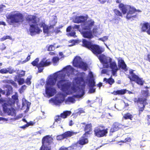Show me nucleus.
I'll list each match as a JSON object with an SVG mask.
<instances>
[{
    "label": "nucleus",
    "instance_id": "f257e3e1",
    "mask_svg": "<svg viewBox=\"0 0 150 150\" xmlns=\"http://www.w3.org/2000/svg\"><path fill=\"white\" fill-rule=\"evenodd\" d=\"M74 71L75 69L69 65L48 77L45 86V93L47 97H52L56 93V89L53 86L55 84L57 78L59 80L57 81V86L63 92L58 93L55 98H52L49 100L50 102H52L53 103L52 105H60L67 95L74 92L78 93L79 97L85 94L86 84L83 78H76L73 84L69 80V79H71L75 76Z\"/></svg>",
    "mask_w": 150,
    "mask_h": 150
},
{
    "label": "nucleus",
    "instance_id": "f03ea898",
    "mask_svg": "<svg viewBox=\"0 0 150 150\" xmlns=\"http://www.w3.org/2000/svg\"><path fill=\"white\" fill-rule=\"evenodd\" d=\"M98 57L103 67L111 69L112 74L113 76H115L119 70L116 62L112 61V59L111 58L107 57L103 54L100 55Z\"/></svg>",
    "mask_w": 150,
    "mask_h": 150
},
{
    "label": "nucleus",
    "instance_id": "7ed1b4c3",
    "mask_svg": "<svg viewBox=\"0 0 150 150\" xmlns=\"http://www.w3.org/2000/svg\"><path fill=\"white\" fill-rule=\"evenodd\" d=\"M6 21L10 25L18 23L23 20V15L18 11H14L6 15Z\"/></svg>",
    "mask_w": 150,
    "mask_h": 150
},
{
    "label": "nucleus",
    "instance_id": "20e7f679",
    "mask_svg": "<svg viewBox=\"0 0 150 150\" xmlns=\"http://www.w3.org/2000/svg\"><path fill=\"white\" fill-rule=\"evenodd\" d=\"M119 7L124 14L127 13L126 18L127 19H129L132 18H134L136 17V14L135 13V10L134 9V7L122 3L119 4Z\"/></svg>",
    "mask_w": 150,
    "mask_h": 150
},
{
    "label": "nucleus",
    "instance_id": "39448f33",
    "mask_svg": "<svg viewBox=\"0 0 150 150\" xmlns=\"http://www.w3.org/2000/svg\"><path fill=\"white\" fill-rule=\"evenodd\" d=\"M94 23V21L92 20H89L85 22L82 25L83 29L84 30H89V31H84L81 33L83 37L85 38L91 39L93 38L92 31L90 30L92 28Z\"/></svg>",
    "mask_w": 150,
    "mask_h": 150
},
{
    "label": "nucleus",
    "instance_id": "423d86ee",
    "mask_svg": "<svg viewBox=\"0 0 150 150\" xmlns=\"http://www.w3.org/2000/svg\"><path fill=\"white\" fill-rule=\"evenodd\" d=\"M82 46L88 48L96 56L101 54L103 51L102 49L97 45L93 44L91 42L83 39L82 40Z\"/></svg>",
    "mask_w": 150,
    "mask_h": 150
},
{
    "label": "nucleus",
    "instance_id": "0eeeda50",
    "mask_svg": "<svg viewBox=\"0 0 150 150\" xmlns=\"http://www.w3.org/2000/svg\"><path fill=\"white\" fill-rule=\"evenodd\" d=\"M26 20L30 24V31L31 35L34 33H39L40 30L36 24V17L34 16L30 15L27 17Z\"/></svg>",
    "mask_w": 150,
    "mask_h": 150
},
{
    "label": "nucleus",
    "instance_id": "6e6552de",
    "mask_svg": "<svg viewBox=\"0 0 150 150\" xmlns=\"http://www.w3.org/2000/svg\"><path fill=\"white\" fill-rule=\"evenodd\" d=\"M52 139L50 136L44 137L42 139V145L40 150H50Z\"/></svg>",
    "mask_w": 150,
    "mask_h": 150
},
{
    "label": "nucleus",
    "instance_id": "1a4fd4ad",
    "mask_svg": "<svg viewBox=\"0 0 150 150\" xmlns=\"http://www.w3.org/2000/svg\"><path fill=\"white\" fill-rule=\"evenodd\" d=\"M73 65L75 67H78L86 71L88 68L87 64L82 61L81 58L79 56H76L73 61Z\"/></svg>",
    "mask_w": 150,
    "mask_h": 150
},
{
    "label": "nucleus",
    "instance_id": "9d476101",
    "mask_svg": "<svg viewBox=\"0 0 150 150\" xmlns=\"http://www.w3.org/2000/svg\"><path fill=\"white\" fill-rule=\"evenodd\" d=\"M3 110L4 113H7L8 115L12 116H15L16 113L15 110L11 106L6 103L2 105Z\"/></svg>",
    "mask_w": 150,
    "mask_h": 150
},
{
    "label": "nucleus",
    "instance_id": "9b49d317",
    "mask_svg": "<svg viewBox=\"0 0 150 150\" xmlns=\"http://www.w3.org/2000/svg\"><path fill=\"white\" fill-rule=\"evenodd\" d=\"M134 71L132 69L129 70V73L131 76H129L128 78L130 80L135 81L138 84L142 85L144 84V81L142 78H140L138 76L133 73Z\"/></svg>",
    "mask_w": 150,
    "mask_h": 150
},
{
    "label": "nucleus",
    "instance_id": "f8f14e48",
    "mask_svg": "<svg viewBox=\"0 0 150 150\" xmlns=\"http://www.w3.org/2000/svg\"><path fill=\"white\" fill-rule=\"evenodd\" d=\"M71 113L70 111H64L63 113H61L60 115H57L55 117V121L53 123V125H57L61 122V118H66L67 116L70 115Z\"/></svg>",
    "mask_w": 150,
    "mask_h": 150
},
{
    "label": "nucleus",
    "instance_id": "ddd939ff",
    "mask_svg": "<svg viewBox=\"0 0 150 150\" xmlns=\"http://www.w3.org/2000/svg\"><path fill=\"white\" fill-rule=\"evenodd\" d=\"M94 132L95 136L101 137L106 135L108 133L107 129H103V128L97 127L94 129Z\"/></svg>",
    "mask_w": 150,
    "mask_h": 150
},
{
    "label": "nucleus",
    "instance_id": "4468645a",
    "mask_svg": "<svg viewBox=\"0 0 150 150\" xmlns=\"http://www.w3.org/2000/svg\"><path fill=\"white\" fill-rule=\"evenodd\" d=\"M50 63V60L46 59V58H43L37 67L38 68V72H42L43 69V67L49 65Z\"/></svg>",
    "mask_w": 150,
    "mask_h": 150
},
{
    "label": "nucleus",
    "instance_id": "2eb2a0df",
    "mask_svg": "<svg viewBox=\"0 0 150 150\" xmlns=\"http://www.w3.org/2000/svg\"><path fill=\"white\" fill-rule=\"evenodd\" d=\"M77 133V132H74L72 131H67L62 135L57 136L56 139L57 140H61L67 137H70L72 136L75 135Z\"/></svg>",
    "mask_w": 150,
    "mask_h": 150
},
{
    "label": "nucleus",
    "instance_id": "dca6fc26",
    "mask_svg": "<svg viewBox=\"0 0 150 150\" xmlns=\"http://www.w3.org/2000/svg\"><path fill=\"white\" fill-rule=\"evenodd\" d=\"M139 107V115H140L142 112L144 110L145 105L146 104V99L139 98H138Z\"/></svg>",
    "mask_w": 150,
    "mask_h": 150
},
{
    "label": "nucleus",
    "instance_id": "f3484780",
    "mask_svg": "<svg viewBox=\"0 0 150 150\" xmlns=\"http://www.w3.org/2000/svg\"><path fill=\"white\" fill-rule=\"evenodd\" d=\"M88 140L87 138L83 137L81 138L78 143L75 144H77L79 148L78 150H79L82 147V145L88 143Z\"/></svg>",
    "mask_w": 150,
    "mask_h": 150
},
{
    "label": "nucleus",
    "instance_id": "a211bd4d",
    "mask_svg": "<svg viewBox=\"0 0 150 150\" xmlns=\"http://www.w3.org/2000/svg\"><path fill=\"white\" fill-rule=\"evenodd\" d=\"M123 125L117 122L114 123L110 129V133L116 131L120 128H122Z\"/></svg>",
    "mask_w": 150,
    "mask_h": 150
},
{
    "label": "nucleus",
    "instance_id": "6ab92c4d",
    "mask_svg": "<svg viewBox=\"0 0 150 150\" xmlns=\"http://www.w3.org/2000/svg\"><path fill=\"white\" fill-rule=\"evenodd\" d=\"M118 65L119 68H121L125 71H126L127 70L126 64L124 60L121 59H118Z\"/></svg>",
    "mask_w": 150,
    "mask_h": 150
},
{
    "label": "nucleus",
    "instance_id": "aec40b11",
    "mask_svg": "<svg viewBox=\"0 0 150 150\" xmlns=\"http://www.w3.org/2000/svg\"><path fill=\"white\" fill-rule=\"evenodd\" d=\"M79 147L78 146L77 144H74L71 146L67 148L62 146L59 150H78Z\"/></svg>",
    "mask_w": 150,
    "mask_h": 150
},
{
    "label": "nucleus",
    "instance_id": "412c9836",
    "mask_svg": "<svg viewBox=\"0 0 150 150\" xmlns=\"http://www.w3.org/2000/svg\"><path fill=\"white\" fill-rule=\"evenodd\" d=\"M86 20V17L81 16H76L73 20L74 23H79L84 22Z\"/></svg>",
    "mask_w": 150,
    "mask_h": 150
},
{
    "label": "nucleus",
    "instance_id": "4be33fe9",
    "mask_svg": "<svg viewBox=\"0 0 150 150\" xmlns=\"http://www.w3.org/2000/svg\"><path fill=\"white\" fill-rule=\"evenodd\" d=\"M22 108H26V110L28 111L29 109L30 105V103L27 101L25 99L23 98L22 99Z\"/></svg>",
    "mask_w": 150,
    "mask_h": 150
},
{
    "label": "nucleus",
    "instance_id": "5701e85b",
    "mask_svg": "<svg viewBox=\"0 0 150 150\" xmlns=\"http://www.w3.org/2000/svg\"><path fill=\"white\" fill-rule=\"evenodd\" d=\"M88 86L90 88L89 91L90 93H93L95 92L96 89L94 88L95 86V82L88 83Z\"/></svg>",
    "mask_w": 150,
    "mask_h": 150
},
{
    "label": "nucleus",
    "instance_id": "b1692460",
    "mask_svg": "<svg viewBox=\"0 0 150 150\" xmlns=\"http://www.w3.org/2000/svg\"><path fill=\"white\" fill-rule=\"evenodd\" d=\"M75 101L74 98L71 97H69L65 100V102L66 104H69L71 103H74Z\"/></svg>",
    "mask_w": 150,
    "mask_h": 150
},
{
    "label": "nucleus",
    "instance_id": "393cba45",
    "mask_svg": "<svg viewBox=\"0 0 150 150\" xmlns=\"http://www.w3.org/2000/svg\"><path fill=\"white\" fill-rule=\"evenodd\" d=\"M126 89H122L121 90H117L116 91H114L112 93L115 95H117L118 94H121L123 95L125 94L126 91Z\"/></svg>",
    "mask_w": 150,
    "mask_h": 150
},
{
    "label": "nucleus",
    "instance_id": "a878e982",
    "mask_svg": "<svg viewBox=\"0 0 150 150\" xmlns=\"http://www.w3.org/2000/svg\"><path fill=\"white\" fill-rule=\"evenodd\" d=\"M88 80V83L95 82L94 79L93 74L91 72H90L89 73Z\"/></svg>",
    "mask_w": 150,
    "mask_h": 150
},
{
    "label": "nucleus",
    "instance_id": "bb28decb",
    "mask_svg": "<svg viewBox=\"0 0 150 150\" xmlns=\"http://www.w3.org/2000/svg\"><path fill=\"white\" fill-rule=\"evenodd\" d=\"M91 124H88L86 125L85 128V131L86 133L88 134L89 132L91 130Z\"/></svg>",
    "mask_w": 150,
    "mask_h": 150
},
{
    "label": "nucleus",
    "instance_id": "cd10ccee",
    "mask_svg": "<svg viewBox=\"0 0 150 150\" xmlns=\"http://www.w3.org/2000/svg\"><path fill=\"white\" fill-rule=\"evenodd\" d=\"M103 81H105L106 83H107L110 85H112L115 82L114 79L112 78H110L108 79L104 78L103 79Z\"/></svg>",
    "mask_w": 150,
    "mask_h": 150
},
{
    "label": "nucleus",
    "instance_id": "c85d7f7f",
    "mask_svg": "<svg viewBox=\"0 0 150 150\" xmlns=\"http://www.w3.org/2000/svg\"><path fill=\"white\" fill-rule=\"evenodd\" d=\"M132 117L131 114L128 113H126L123 116V118L125 119H130L131 120Z\"/></svg>",
    "mask_w": 150,
    "mask_h": 150
},
{
    "label": "nucleus",
    "instance_id": "c756f323",
    "mask_svg": "<svg viewBox=\"0 0 150 150\" xmlns=\"http://www.w3.org/2000/svg\"><path fill=\"white\" fill-rule=\"evenodd\" d=\"M49 27L47 25H44L43 26V32L47 34H48L49 33Z\"/></svg>",
    "mask_w": 150,
    "mask_h": 150
},
{
    "label": "nucleus",
    "instance_id": "7c9ffc66",
    "mask_svg": "<svg viewBox=\"0 0 150 150\" xmlns=\"http://www.w3.org/2000/svg\"><path fill=\"white\" fill-rule=\"evenodd\" d=\"M25 71L23 70H20L17 72L18 76V77H21L24 76L25 75Z\"/></svg>",
    "mask_w": 150,
    "mask_h": 150
},
{
    "label": "nucleus",
    "instance_id": "2f4dec72",
    "mask_svg": "<svg viewBox=\"0 0 150 150\" xmlns=\"http://www.w3.org/2000/svg\"><path fill=\"white\" fill-rule=\"evenodd\" d=\"M39 61V58H37L36 59L33 61L31 64L33 65L34 66L37 67L39 64H38V63Z\"/></svg>",
    "mask_w": 150,
    "mask_h": 150
},
{
    "label": "nucleus",
    "instance_id": "473e14b6",
    "mask_svg": "<svg viewBox=\"0 0 150 150\" xmlns=\"http://www.w3.org/2000/svg\"><path fill=\"white\" fill-rule=\"evenodd\" d=\"M18 79L17 81L19 85H22L24 83L25 80L23 78H21L20 77Z\"/></svg>",
    "mask_w": 150,
    "mask_h": 150
},
{
    "label": "nucleus",
    "instance_id": "72a5a7b5",
    "mask_svg": "<svg viewBox=\"0 0 150 150\" xmlns=\"http://www.w3.org/2000/svg\"><path fill=\"white\" fill-rule=\"evenodd\" d=\"M7 69L8 73H9L10 74H12L16 72V71L11 67H9Z\"/></svg>",
    "mask_w": 150,
    "mask_h": 150
},
{
    "label": "nucleus",
    "instance_id": "f704fd0d",
    "mask_svg": "<svg viewBox=\"0 0 150 150\" xmlns=\"http://www.w3.org/2000/svg\"><path fill=\"white\" fill-rule=\"evenodd\" d=\"M115 13L117 16H122V13L119 10L115 9L114 11Z\"/></svg>",
    "mask_w": 150,
    "mask_h": 150
},
{
    "label": "nucleus",
    "instance_id": "c9c22d12",
    "mask_svg": "<svg viewBox=\"0 0 150 150\" xmlns=\"http://www.w3.org/2000/svg\"><path fill=\"white\" fill-rule=\"evenodd\" d=\"M142 93L144 96L147 97L148 96L149 91L147 90L146 91H142Z\"/></svg>",
    "mask_w": 150,
    "mask_h": 150
},
{
    "label": "nucleus",
    "instance_id": "e433bc0d",
    "mask_svg": "<svg viewBox=\"0 0 150 150\" xmlns=\"http://www.w3.org/2000/svg\"><path fill=\"white\" fill-rule=\"evenodd\" d=\"M32 77L31 76H29L28 77L26 80V82L27 85H29L31 83L30 80L31 79Z\"/></svg>",
    "mask_w": 150,
    "mask_h": 150
},
{
    "label": "nucleus",
    "instance_id": "4c0bfd02",
    "mask_svg": "<svg viewBox=\"0 0 150 150\" xmlns=\"http://www.w3.org/2000/svg\"><path fill=\"white\" fill-rule=\"evenodd\" d=\"M26 86L25 85H23L22 86L20 89H19V92L20 93H22L23 91L26 88Z\"/></svg>",
    "mask_w": 150,
    "mask_h": 150
},
{
    "label": "nucleus",
    "instance_id": "58836bf2",
    "mask_svg": "<svg viewBox=\"0 0 150 150\" xmlns=\"http://www.w3.org/2000/svg\"><path fill=\"white\" fill-rule=\"evenodd\" d=\"M68 34V36L73 37L74 38H75L76 37V33L74 31H71Z\"/></svg>",
    "mask_w": 150,
    "mask_h": 150
},
{
    "label": "nucleus",
    "instance_id": "ea45409f",
    "mask_svg": "<svg viewBox=\"0 0 150 150\" xmlns=\"http://www.w3.org/2000/svg\"><path fill=\"white\" fill-rule=\"evenodd\" d=\"M0 72L2 74H6L8 73L7 69H3L0 70Z\"/></svg>",
    "mask_w": 150,
    "mask_h": 150
},
{
    "label": "nucleus",
    "instance_id": "a19ab883",
    "mask_svg": "<svg viewBox=\"0 0 150 150\" xmlns=\"http://www.w3.org/2000/svg\"><path fill=\"white\" fill-rule=\"evenodd\" d=\"M59 59L58 57H54L52 59V61L54 63H56L59 61Z\"/></svg>",
    "mask_w": 150,
    "mask_h": 150
},
{
    "label": "nucleus",
    "instance_id": "79ce46f5",
    "mask_svg": "<svg viewBox=\"0 0 150 150\" xmlns=\"http://www.w3.org/2000/svg\"><path fill=\"white\" fill-rule=\"evenodd\" d=\"M131 140V139L130 137H127L124 140H121V142H129Z\"/></svg>",
    "mask_w": 150,
    "mask_h": 150
},
{
    "label": "nucleus",
    "instance_id": "37998d69",
    "mask_svg": "<svg viewBox=\"0 0 150 150\" xmlns=\"http://www.w3.org/2000/svg\"><path fill=\"white\" fill-rule=\"evenodd\" d=\"M108 37L107 36H105L102 38H100L99 40L103 41V42H105L108 39Z\"/></svg>",
    "mask_w": 150,
    "mask_h": 150
},
{
    "label": "nucleus",
    "instance_id": "c03bdc74",
    "mask_svg": "<svg viewBox=\"0 0 150 150\" xmlns=\"http://www.w3.org/2000/svg\"><path fill=\"white\" fill-rule=\"evenodd\" d=\"M55 49V47L53 45H51L49 47L48 50V51H51L54 50Z\"/></svg>",
    "mask_w": 150,
    "mask_h": 150
},
{
    "label": "nucleus",
    "instance_id": "a18cd8bd",
    "mask_svg": "<svg viewBox=\"0 0 150 150\" xmlns=\"http://www.w3.org/2000/svg\"><path fill=\"white\" fill-rule=\"evenodd\" d=\"M12 98L14 100V101H16L18 100V95L17 94H16L15 95L12 96Z\"/></svg>",
    "mask_w": 150,
    "mask_h": 150
},
{
    "label": "nucleus",
    "instance_id": "49530a36",
    "mask_svg": "<svg viewBox=\"0 0 150 150\" xmlns=\"http://www.w3.org/2000/svg\"><path fill=\"white\" fill-rule=\"evenodd\" d=\"M5 93V91L3 90L1 88H0V97L1 96V94L4 95Z\"/></svg>",
    "mask_w": 150,
    "mask_h": 150
},
{
    "label": "nucleus",
    "instance_id": "de8ad7c7",
    "mask_svg": "<svg viewBox=\"0 0 150 150\" xmlns=\"http://www.w3.org/2000/svg\"><path fill=\"white\" fill-rule=\"evenodd\" d=\"M101 4H104L105 2L107 1L108 2V0H98Z\"/></svg>",
    "mask_w": 150,
    "mask_h": 150
},
{
    "label": "nucleus",
    "instance_id": "09e8293b",
    "mask_svg": "<svg viewBox=\"0 0 150 150\" xmlns=\"http://www.w3.org/2000/svg\"><path fill=\"white\" fill-rule=\"evenodd\" d=\"M54 32L56 34H57L59 32H61L59 29L57 28H56L54 30Z\"/></svg>",
    "mask_w": 150,
    "mask_h": 150
},
{
    "label": "nucleus",
    "instance_id": "8fccbe9b",
    "mask_svg": "<svg viewBox=\"0 0 150 150\" xmlns=\"http://www.w3.org/2000/svg\"><path fill=\"white\" fill-rule=\"evenodd\" d=\"M30 59V55H29L28 57H27V58H26V59L23 62L24 63H25L26 62L28 61Z\"/></svg>",
    "mask_w": 150,
    "mask_h": 150
},
{
    "label": "nucleus",
    "instance_id": "3c124183",
    "mask_svg": "<svg viewBox=\"0 0 150 150\" xmlns=\"http://www.w3.org/2000/svg\"><path fill=\"white\" fill-rule=\"evenodd\" d=\"M108 71V70L106 69H102L101 71V73L103 74H106Z\"/></svg>",
    "mask_w": 150,
    "mask_h": 150
},
{
    "label": "nucleus",
    "instance_id": "603ef678",
    "mask_svg": "<svg viewBox=\"0 0 150 150\" xmlns=\"http://www.w3.org/2000/svg\"><path fill=\"white\" fill-rule=\"evenodd\" d=\"M80 27V25H75L74 27H73V29H78Z\"/></svg>",
    "mask_w": 150,
    "mask_h": 150
},
{
    "label": "nucleus",
    "instance_id": "864d4df0",
    "mask_svg": "<svg viewBox=\"0 0 150 150\" xmlns=\"http://www.w3.org/2000/svg\"><path fill=\"white\" fill-rule=\"evenodd\" d=\"M12 87H11L10 86L9 87V89H8V91H7V93L6 94L7 96H8L10 94L9 91L10 90H12Z\"/></svg>",
    "mask_w": 150,
    "mask_h": 150
},
{
    "label": "nucleus",
    "instance_id": "5fc2aeb1",
    "mask_svg": "<svg viewBox=\"0 0 150 150\" xmlns=\"http://www.w3.org/2000/svg\"><path fill=\"white\" fill-rule=\"evenodd\" d=\"M28 126H29V125L28 124H26L23 126H22L20 127L21 128L24 129H25V128L28 127Z\"/></svg>",
    "mask_w": 150,
    "mask_h": 150
},
{
    "label": "nucleus",
    "instance_id": "6e6d98bb",
    "mask_svg": "<svg viewBox=\"0 0 150 150\" xmlns=\"http://www.w3.org/2000/svg\"><path fill=\"white\" fill-rule=\"evenodd\" d=\"M71 29V26H70L67 27L66 29V31L67 32H69L70 31Z\"/></svg>",
    "mask_w": 150,
    "mask_h": 150
},
{
    "label": "nucleus",
    "instance_id": "4d7b16f0",
    "mask_svg": "<svg viewBox=\"0 0 150 150\" xmlns=\"http://www.w3.org/2000/svg\"><path fill=\"white\" fill-rule=\"evenodd\" d=\"M6 39V36H4L3 37L0 39L1 41H3L5 40Z\"/></svg>",
    "mask_w": 150,
    "mask_h": 150
},
{
    "label": "nucleus",
    "instance_id": "13d9d810",
    "mask_svg": "<svg viewBox=\"0 0 150 150\" xmlns=\"http://www.w3.org/2000/svg\"><path fill=\"white\" fill-rule=\"evenodd\" d=\"M0 121H7V120L4 117H0Z\"/></svg>",
    "mask_w": 150,
    "mask_h": 150
},
{
    "label": "nucleus",
    "instance_id": "bf43d9fd",
    "mask_svg": "<svg viewBox=\"0 0 150 150\" xmlns=\"http://www.w3.org/2000/svg\"><path fill=\"white\" fill-rule=\"evenodd\" d=\"M3 25L5 26L6 25V24L4 22V21H0V25Z\"/></svg>",
    "mask_w": 150,
    "mask_h": 150
},
{
    "label": "nucleus",
    "instance_id": "052dcab7",
    "mask_svg": "<svg viewBox=\"0 0 150 150\" xmlns=\"http://www.w3.org/2000/svg\"><path fill=\"white\" fill-rule=\"evenodd\" d=\"M27 124H28L29 125V126L30 125H33V122L32 121H30L29 122H27Z\"/></svg>",
    "mask_w": 150,
    "mask_h": 150
},
{
    "label": "nucleus",
    "instance_id": "680f3d73",
    "mask_svg": "<svg viewBox=\"0 0 150 150\" xmlns=\"http://www.w3.org/2000/svg\"><path fill=\"white\" fill-rule=\"evenodd\" d=\"M147 60L150 62V54H149L147 55Z\"/></svg>",
    "mask_w": 150,
    "mask_h": 150
},
{
    "label": "nucleus",
    "instance_id": "e2e57ef3",
    "mask_svg": "<svg viewBox=\"0 0 150 150\" xmlns=\"http://www.w3.org/2000/svg\"><path fill=\"white\" fill-rule=\"evenodd\" d=\"M134 9L135 10V12H141V10H137L134 7Z\"/></svg>",
    "mask_w": 150,
    "mask_h": 150
},
{
    "label": "nucleus",
    "instance_id": "0e129e2a",
    "mask_svg": "<svg viewBox=\"0 0 150 150\" xmlns=\"http://www.w3.org/2000/svg\"><path fill=\"white\" fill-rule=\"evenodd\" d=\"M73 121H72V120H71L69 122V125L70 126H71L73 125Z\"/></svg>",
    "mask_w": 150,
    "mask_h": 150
},
{
    "label": "nucleus",
    "instance_id": "69168bd1",
    "mask_svg": "<svg viewBox=\"0 0 150 150\" xmlns=\"http://www.w3.org/2000/svg\"><path fill=\"white\" fill-rule=\"evenodd\" d=\"M6 36V39H9L11 40L12 39L9 36Z\"/></svg>",
    "mask_w": 150,
    "mask_h": 150
},
{
    "label": "nucleus",
    "instance_id": "338daca9",
    "mask_svg": "<svg viewBox=\"0 0 150 150\" xmlns=\"http://www.w3.org/2000/svg\"><path fill=\"white\" fill-rule=\"evenodd\" d=\"M102 83H100L99 84H98V87L100 88L102 86Z\"/></svg>",
    "mask_w": 150,
    "mask_h": 150
},
{
    "label": "nucleus",
    "instance_id": "774afa93",
    "mask_svg": "<svg viewBox=\"0 0 150 150\" xmlns=\"http://www.w3.org/2000/svg\"><path fill=\"white\" fill-rule=\"evenodd\" d=\"M147 120L148 121H150V115H147Z\"/></svg>",
    "mask_w": 150,
    "mask_h": 150
}]
</instances>
